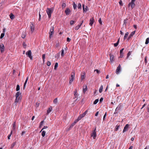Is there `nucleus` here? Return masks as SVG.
<instances>
[{
  "label": "nucleus",
  "instance_id": "1",
  "mask_svg": "<svg viewBox=\"0 0 149 149\" xmlns=\"http://www.w3.org/2000/svg\"><path fill=\"white\" fill-rule=\"evenodd\" d=\"M53 11V8H47L46 12L49 18L51 17L52 13Z\"/></svg>",
  "mask_w": 149,
  "mask_h": 149
},
{
  "label": "nucleus",
  "instance_id": "2",
  "mask_svg": "<svg viewBox=\"0 0 149 149\" xmlns=\"http://www.w3.org/2000/svg\"><path fill=\"white\" fill-rule=\"evenodd\" d=\"M96 127H95L94 130L93 131L92 133L91 134V136L92 137H93L94 139H95L96 137Z\"/></svg>",
  "mask_w": 149,
  "mask_h": 149
},
{
  "label": "nucleus",
  "instance_id": "3",
  "mask_svg": "<svg viewBox=\"0 0 149 149\" xmlns=\"http://www.w3.org/2000/svg\"><path fill=\"white\" fill-rule=\"evenodd\" d=\"M54 26H52L51 27V29L50 30V31L49 32V38H51L52 37V36L53 35L54 33Z\"/></svg>",
  "mask_w": 149,
  "mask_h": 149
},
{
  "label": "nucleus",
  "instance_id": "4",
  "mask_svg": "<svg viewBox=\"0 0 149 149\" xmlns=\"http://www.w3.org/2000/svg\"><path fill=\"white\" fill-rule=\"evenodd\" d=\"M30 28L31 32L32 33L33 32L34 30L35 27L34 25L32 22L31 23V24L30 25Z\"/></svg>",
  "mask_w": 149,
  "mask_h": 149
},
{
  "label": "nucleus",
  "instance_id": "5",
  "mask_svg": "<svg viewBox=\"0 0 149 149\" xmlns=\"http://www.w3.org/2000/svg\"><path fill=\"white\" fill-rule=\"evenodd\" d=\"M26 54L30 58L31 60L32 59V57L31 56V50H29L26 52Z\"/></svg>",
  "mask_w": 149,
  "mask_h": 149
},
{
  "label": "nucleus",
  "instance_id": "6",
  "mask_svg": "<svg viewBox=\"0 0 149 149\" xmlns=\"http://www.w3.org/2000/svg\"><path fill=\"white\" fill-rule=\"evenodd\" d=\"M0 50L1 53H3L4 51V47L3 43H1L0 45Z\"/></svg>",
  "mask_w": 149,
  "mask_h": 149
},
{
  "label": "nucleus",
  "instance_id": "7",
  "mask_svg": "<svg viewBox=\"0 0 149 149\" xmlns=\"http://www.w3.org/2000/svg\"><path fill=\"white\" fill-rule=\"evenodd\" d=\"M74 97H73V99H74L75 98H78L77 97L79 95V94L77 92V90H75V91H74Z\"/></svg>",
  "mask_w": 149,
  "mask_h": 149
},
{
  "label": "nucleus",
  "instance_id": "8",
  "mask_svg": "<svg viewBox=\"0 0 149 149\" xmlns=\"http://www.w3.org/2000/svg\"><path fill=\"white\" fill-rule=\"evenodd\" d=\"M22 99V97H16V99L15 100V103L17 104L19 101H20Z\"/></svg>",
  "mask_w": 149,
  "mask_h": 149
},
{
  "label": "nucleus",
  "instance_id": "9",
  "mask_svg": "<svg viewBox=\"0 0 149 149\" xmlns=\"http://www.w3.org/2000/svg\"><path fill=\"white\" fill-rule=\"evenodd\" d=\"M129 127V125L128 124H126L125 127H124L123 131V133H124L125 132L127 131L128 130V128Z\"/></svg>",
  "mask_w": 149,
  "mask_h": 149
},
{
  "label": "nucleus",
  "instance_id": "10",
  "mask_svg": "<svg viewBox=\"0 0 149 149\" xmlns=\"http://www.w3.org/2000/svg\"><path fill=\"white\" fill-rule=\"evenodd\" d=\"M65 12L66 15H69L70 10L69 8H67Z\"/></svg>",
  "mask_w": 149,
  "mask_h": 149
},
{
  "label": "nucleus",
  "instance_id": "11",
  "mask_svg": "<svg viewBox=\"0 0 149 149\" xmlns=\"http://www.w3.org/2000/svg\"><path fill=\"white\" fill-rule=\"evenodd\" d=\"M94 19L93 17L91 18L90 20L89 25L92 26L94 23Z\"/></svg>",
  "mask_w": 149,
  "mask_h": 149
},
{
  "label": "nucleus",
  "instance_id": "12",
  "mask_svg": "<svg viewBox=\"0 0 149 149\" xmlns=\"http://www.w3.org/2000/svg\"><path fill=\"white\" fill-rule=\"evenodd\" d=\"M120 71V65H119L116 70V74H118Z\"/></svg>",
  "mask_w": 149,
  "mask_h": 149
},
{
  "label": "nucleus",
  "instance_id": "13",
  "mask_svg": "<svg viewBox=\"0 0 149 149\" xmlns=\"http://www.w3.org/2000/svg\"><path fill=\"white\" fill-rule=\"evenodd\" d=\"M135 4L134 3L130 2L128 4L129 7L131 6L132 8H133L135 6Z\"/></svg>",
  "mask_w": 149,
  "mask_h": 149
},
{
  "label": "nucleus",
  "instance_id": "14",
  "mask_svg": "<svg viewBox=\"0 0 149 149\" xmlns=\"http://www.w3.org/2000/svg\"><path fill=\"white\" fill-rule=\"evenodd\" d=\"M124 49V48H123L120 50V58H122L123 56V51Z\"/></svg>",
  "mask_w": 149,
  "mask_h": 149
},
{
  "label": "nucleus",
  "instance_id": "15",
  "mask_svg": "<svg viewBox=\"0 0 149 149\" xmlns=\"http://www.w3.org/2000/svg\"><path fill=\"white\" fill-rule=\"evenodd\" d=\"M135 32V31H134L132 32L130 34V35L128 37V40H129L132 37L134 34Z\"/></svg>",
  "mask_w": 149,
  "mask_h": 149
},
{
  "label": "nucleus",
  "instance_id": "16",
  "mask_svg": "<svg viewBox=\"0 0 149 149\" xmlns=\"http://www.w3.org/2000/svg\"><path fill=\"white\" fill-rule=\"evenodd\" d=\"M83 12H86L88 10V8L87 6H86L85 7L84 5H83Z\"/></svg>",
  "mask_w": 149,
  "mask_h": 149
},
{
  "label": "nucleus",
  "instance_id": "17",
  "mask_svg": "<svg viewBox=\"0 0 149 149\" xmlns=\"http://www.w3.org/2000/svg\"><path fill=\"white\" fill-rule=\"evenodd\" d=\"M82 74L81 75V80H83L85 78V73L84 72L83 73H82Z\"/></svg>",
  "mask_w": 149,
  "mask_h": 149
},
{
  "label": "nucleus",
  "instance_id": "18",
  "mask_svg": "<svg viewBox=\"0 0 149 149\" xmlns=\"http://www.w3.org/2000/svg\"><path fill=\"white\" fill-rule=\"evenodd\" d=\"M52 108L51 107H49L47 111V114L48 115L52 111Z\"/></svg>",
  "mask_w": 149,
  "mask_h": 149
},
{
  "label": "nucleus",
  "instance_id": "19",
  "mask_svg": "<svg viewBox=\"0 0 149 149\" xmlns=\"http://www.w3.org/2000/svg\"><path fill=\"white\" fill-rule=\"evenodd\" d=\"M83 89L84 92L85 93L87 90V86L86 85H84Z\"/></svg>",
  "mask_w": 149,
  "mask_h": 149
},
{
  "label": "nucleus",
  "instance_id": "20",
  "mask_svg": "<svg viewBox=\"0 0 149 149\" xmlns=\"http://www.w3.org/2000/svg\"><path fill=\"white\" fill-rule=\"evenodd\" d=\"M75 125V124L74 123H73L70 126L69 128L68 129V131H69Z\"/></svg>",
  "mask_w": 149,
  "mask_h": 149
},
{
  "label": "nucleus",
  "instance_id": "21",
  "mask_svg": "<svg viewBox=\"0 0 149 149\" xmlns=\"http://www.w3.org/2000/svg\"><path fill=\"white\" fill-rule=\"evenodd\" d=\"M15 126H16V122H14V123H13V127H12V130H15Z\"/></svg>",
  "mask_w": 149,
  "mask_h": 149
},
{
  "label": "nucleus",
  "instance_id": "22",
  "mask_svg": "<svg viewBox=\"0 0 149 149\" xmlns=\"http://www.w3.org/2000/svg\"><path fill=\"white\" fill-rule=\"evenodd\" d=\"M10 18L11 19H13L15 17L14 15L12 13H10Z\"/></svg>",
  "mask_w": 149,
  "mask_h": 149
},
{
  "label": "nucleus",
  "instance_id": "23",
  "mask_svg": "<svg viewBox=\"0 0 149 149\" xmlns=\"http://www.w3.org/2000/svg\"><path fill=\"white\" fill-rule=\"evenodd\" d=\"M119 40H120V38H119L118 39L117 42L116 43L114 44V45L115 47H117L118 45L119 44Z\"/></svg>",
  "mask_w": 149,
  "mask_h": 149
},
{
  "label": "nucleus",
  "instance_id": "24",
  "mask_svg": "<svg viewBox=\"0 0 149 149\" xmlns=\"http://www.w3.org/2000/svg\"><path fill=\"white\" fill-rule=\"evenodd\" d=\"M21 93L19 92H17L15 95V97H19V96L21 95Z\"/></svg>",
  "mask_w": 149,
  "mask_h": 149
},
{
  "label": "nucleus",
  "instance_id": "25",
  "mask_svg": "<svg viewBox=\"0 0 149 149\" xmlns=\"http://www.w3.org/2000/svg\"><path fill=\"white\" fill-rule=\"evenodd\" d=\"M15 144H16L15 142L13 143L10 145V148L11 149H12L13 148V147L15 146Z\"/></svg>",
  "mask_w": 149,
  "mask_h": 149
},
{
  "label": "nucleus",
  "instance_id": "26",
  "mask_svg": "<svg viewBox=\"0 0 149 149\" xmlns=\"http://www.w3.org/2000/svg\"><path fill=\"white\" fill-rule=\"evenodd\" d=\"M103 89V86L102 85L101 86L99 89V92L100 93H101L102 92Z\"/></svg>",
  "mask_w": 149,
  "mask_h": 149
},
{
  "label": "nucleus",
  "instance_id": "27",
  "mask_svg": "<svg viewBox=\"0 0 149 149\" xmlns=\"http://www.w3.org/2000/svg\"><path fill=\"white\" fill-rule=\"evenodd\" d=\"M128 34H129V33L128 32H126L125 33V35L124 37V38H123V39L124 40H125L126 39V38L128 36Z\"/></svg>",
  "mask_w": 149,
  "mask_h": 149
},
{
  "label": "nucleus",
  "instance_id": "28",
  "mask_svg": "<svg viewBox=\"0 0 149 149\" xmlns=\"http://www.w3.org/2000/svg\"><path fill=\"white\" fill-rule=\"evenodd\" d=\"M74 80V78H70V80L69 81V83L70 84H71L73 82Z\"/></svg>",
  "mask_w": 149,
  "mask_h": 149
},
{
  "label": "nucleus",
  "instance_id": "29",
  "mask_svg": "<svg viewBox=\"0 0 149 149\" xmlns=\"http://www.w3.org/2000/svg\"><path fill=\"white\" fill-rule=\"evenodd\" d=\"M42 133H41L42 136L43 137H44L45 136L46 132L44 130H43V131H42Z\"/></svg>",
  "mask_w": 149,
  "mask_h": 149
},
{
  "label": "nucleus",
  "instance_id": "30",
  "mask_svg": "<svg viewBox=\"0 0 149 149\" xmlns=\"http://www.w3.org/2000/svg\"><path fill=\"white\" fill-rule=\"evenodd\" d=\"M73 8L74 9H75L77 7V5L75 3V2H73Z\"/></svg>",
  "mask_w": 149,
  "mask_h": 149
},
{
  "label": "nucleus",
  "instance_id": "31",
  "mask_svg": "<svg viewBox=\"0 0 149 149\" xmlns=\"http://www.w3.org/2000/svg\"><path fill=\"white\" fill-rule=\"evenodd\" d=\"M81 26V25L80 24H79L77 26H76L75 27V30H78Z\"/></svg>",
  "mask_w": 149,
  "mask_h": 149
},
{
  "label": "nucleus",
  "instance_id": "32",
  "mask_svg": "<svg viewBox=\"0 0 149 149\" xmlns=\"http://www.w3.org/2000/svg\"><path fill=\"white\" fill-rule=\"evenodd\" d=\"M149 42V38H147L146 40L145 44H148Z\"/></svg>",
  "mask_w": 149,
  "mask_h": 149
},
{
  "label": "nucleus",
  "instance_id": "33",
  "mask_svg": "<svg viewBox=\"0 0 149 149\" xmlns=\"http://www.w3.org/2000/svg\"><path fill=\"white\" fill-rule=\"evenodd\" d=\"M20 88L19 86V85H17V87L16 88V91H18L19 90Z\"/></svg>",
  "mask_w": 149,
  "mask_h": 149
},
{
  "label": "nucleus",
  "instance_id": "34",
  "mask_svg": "<svg viewBox=\"0 0 149 149\" xmlns=\"http://www.w3.org/2000/svg\"><path fill=\"white\" fill-rule=\"evenodd\" d=\"M58 100H57V98H56L54 99L53 101V102L55 104H56Z\"/></svg>",
  "mask_w": 149,
  "mask_h": 149
},
{
  "label": "nucleus",
  "instance_id": "35",
  "mask_svg": "<svg viewBox=\"0 0 149 149\" xmlns=\"http://www.w3.org/2000/svg\"><path fill=\"white\" fill-rule=\"evenodd\" d=\"M99 100L98 99L95 100L93 102V104H96L98 102Z\"/></svg>",
  "mask_w": 149,
  "mask_h": 149
},
{
  "label": "nucleus",
  "instance_id": "36",
  "mask_svg": "<svg viewBox=\"0 0 149 149\" xmlns=\"http://www.w3.org/2000/svg\"><path fill=\"white\" fill-rule=\"evenodd\" d=\"M119 127H120L119 125H117L116 126L115 130L116 131H117L118 130Z\"/></svg>",
  "mask_w": 149,
  "mask_h": 149
},
{
  "label": "nucleus",
  "instance_id": "37",
  "mask_svg": "<svg viewBox=\"0 0 149 149\" xmlns=\"http://www.w3.org/2000/svg\"><path fill=\"white\" fill-rule=\"evenodd\" d=\"M64 50L63 49H62L61 50V56H62L63 57V56L64 55Z\"/></svg>",
  "mask_w": 149,
  "mask_h": 149
},
{
  "label": "nucleus",
  "instance_id": "38",
  "mask_svg": "<svg viewBox=\"0 0 149 149\" xmlns=\"http://www.w3.org/2000/svg\"><path fill=\"white\" fill-rule=\"evenodd\" d=\"M45 54H43L42 55V58L43 62L45 61Z\"/></svg>",
  "mask_w": 149,
  "mask_h": 149
},
{
  "label": "nucleus",
  "instance_id": "39",
  "mask_svg": "<svg viewBox=\"0 0 149 149\" xmlns=\"http://www.w3.org/2000/svg\"><path fill=\"white\" fill-rule=\"evenodd\" d=\"M58 66V63H56L55 64V65L54 66V69H56V68Z\"/></svg>",
  "mask_w": 149,
  "mask_h": 149
},
{
  "label": "nucleus",
  "instance_id": "40",
  "mask_svg": "<svg viewBox=\"0 0 149 149\" xmlns=\"http://www.w3.org/2000/svg\"><path fill=\"white\" fill-rule=\"evenodd\" d=\"M63 8H64L66 6V4L65 3H63L62 5Z\"/></svg>",
  "mask_w": 149,
  "mask_h": 149
},
{
  "label": "nucleus",
  "instance_id": "41",
  "mask_svg": "<svg viewBox=\"0 0 149 149\" xmlns=\"http://www.w3.org/2000/svg\"><path fill=\"white\" fill-rule=\"evenodd\" d=\"M5 33H2L1 34V36H0V38H2L4 36Z\"/></svg>",
  "mask_w": 149,
  "mask_h": 149
},
{
  "label": "nucleus",
  "instance_id": "42",
  "mask_svg": "<svg viewBox=\"0 0 149 149\" xmlns=\"http://www.w3.org/2000/svg\"><path fill=\"white\" fill-rule=\"evenodd\" d=\"M100 24L102 25V22L101 20V18H100L99 20H98Z\"/></svg>",
  "mask_w": 149,
  "mask_h": 149
},
{
  "label": "nucleus",
  "instance_id": "43",
  "mask_svg": "<svg viewBox=\"0 0 149 149\" xmlns=\"http://www.w3.org/2000/svg\"><path fill=\"white\" fill-rule=\"evenodd\" d=\"M27 81H25V82H24V86H23V89H25L26 87V84L27 83Z\"/></svg>",
  "mask_w": 149,
  "mask_h": 149
},
{
  "label": "nucleus",
  "instance_id": "44",
  "mask_svg": "<svg viewBox=\"0 0 149 149\" xmlns=\"http://www.w3.org/2000/svg\"><path fill=\"white\" fill-rule=\"evenodd\" d=\"M77 7L79 9L81 8V5L80 3H78Z\"/></svg>",
  "mask_w": 149,
  "mask_h": 149
},
{
  "label": "nucleus",
  "instance_id": "45",
  "mask_svg": "<svg viewBox=\"0 0 149 149\" xmlns=\"http://www.w3.org/2000/svg\"><path fill=\"white\" fill-rule=\"evenodd\" d=\"M132 52L129 51L127 53V57H128L131 54Z\"/></svg>",
  "mask_w": 149,
  "mask_h": 149
},
{
  "label": "nucleus",
  "instance_id": "46",
  "mask_svg": "<svg viewBox=\"0 0 149 149\" xmlns=\"http://www.w3.org/2000/svg\"><path fill=\"white\" fill-rule=\"evenodd\" d=\"M70 23L71 25H72L74 23V22L72 20L71 21Z\"/></svg>",
  "mask_w": 149,
  "mask_h": 149
},
{
  "label": "nucleus",
  "instance_id": "47",
  "mask_svg": "<svg viewBox=\"0 0 149 149\" xmlns=\"http://www.w3.org/2000/svg\"><path fill=\"white\" fill-rule=\"evenodd\" d=\"M51 64V62H50L49 61H48L47 62V65L49 66Z\"/></svg>",
  "mask_w": 149,
  "mask_h": 149
},
{
  "label": "nucleus",
  "instance_id": "48",
  "mask_svg": "<svg viewBox=\"0 0 149 149\" xmlns=\"http://www.w3.org/2000/svg\"><path fill=\"white\" fill-rule=\"evenodd\" d=\"M44 121H41L40 123V127L42 125Z\"/></svg>",
  "mask_w": 149,
  "mask_h": 149
},
{
  "label": "nucleus",
  "instance_id": "49",
  "mask_svg": "<svg viewBox=\"0 0 149 149\" xmlns=\"http://www.w3.org/2000/svg\"><path fill=\"white\" fill-rule=\"evenodd\" d=\"M119 3L120 6H122L123 5V3H122V1H121V0L120 1H119Z\"/></svg>",
  "mask_w": 149,
  "mask_h": 149
},
{
  "label": "nucleus",
  "instance_id": "50",
  "mask_svg": "<svg viewBox=\"0 0 149 149\" xmlns=\"http://www.w3.org/2000/svg\"><path fill=\"white\" fill-rule=\"evenodd\" d=\"M47 128V126H45L44 127L42 128V129L41 130L40 132H41L42 130L44 129H45Z\"/></svg>",
  "mask_w": 149,
  "mask_h": 149
},
{
  "label": "nucleus",
  "instance_id": "51",
  "mask_svg": "<svg viewBox=\"0 0 149 149\" xmlns=\"http://www.w3.org/2000/svg\"><path fill=\"white\" fill-rule=\"evenodd\" d=\"M25 36H25V34L24 33H22V38H24L25 37Z\"/></svg>",
  "mask_w": 149,
  "mask_h": 149
},
{
  "label": "nucleus",
  "instance_id": "52",
  "mask_svg": "<svg viewBox=\"0 0 149 149\" xmlns=\"http://www.w3.org/2000/svg\"><path fill=\"white\" fill-rule=\"evenodd\" d=\"M74 72L73 73V74H72L71 76V78H74Z\"/></svg>",
  "mask_w": 149,
  "mask_h": 149
},
{
  "label": "nucleus",
  "instance_id": "53",
  "mask_svg": "<svg viewBox=\"0 0 149 149\" xmlns=\"http://www.w3.org/2000/svg\"><path fill=\"white\" fill-rule=\"evenodd\" d=\"M60 53H58L57 54H56V55H55V58L57 57V56L59 57L60 56Z\"/></svg>",
  "mask_w": 149,
  "mask_h": 149
},
{
  "label": "nucleus",
  "instance_id": "54",
  "mask_svg": "<svg viewBox=\"0 0 149 149\" xmlns=\"http://www.w3.org/2000/svg\"><path fill=\"white\" fill-rule=\"evenodd\" d=\"M82 118L80 116H79L78 117L77 119L79 121V120H80Z\"/></svg>",
  "mask_w": 149,
  "mask_h": 149
},
{
  "label": "nucleus",
  "instance_id": "55",
  "mask_svg": "<svg viewBox=\"0 0 149 149\" xmlns=\"http://www.w3.org/2000/svg\"><path fill=\"white\" fill-rule=\"evenodd\" d=\"M71 39L69 38H67V41L68 42H69L70 41Z\"/></svg>",
  "mask_w": 149,
  "mask_h": 149
},
{
  "label": "nucleus",
  "instance_id": "56",
  "mask_svg": "<svg viewBox=\"0 0 149 149\" xmlns=\"http://www.w3.org/2000/svg\"><path fill=\"white\" fill-rule=\"evenodd\" d=\"M109 56H110V62L112 63V60L111 59V57L112 56L111 55V53L109 54Z\"/></svg>",
  "mask_w": 149,
  "mask_h": 149
},
{
  "label": "nucleus",
  "instance_id": "57",
  "mask_svg": "<svg viewBox=\"0 0 149 149\" xmlns=\"http://www.w3.org/2000/svg\"><path fill=\"white\" fill-rule=\"evenodd\" d=\"M39 103L38 102H37L36 103V107H38L39 106Z\"/></svg>",
  "mask_w": 149,
  "mask_h": 149
},
{
  "label": "nucleus",
  "instance_id": "58",
  "mask_svg": "<svg viewBox=\"0 0 149 149\" xmlns=\"http://www.w3.org/2000/svg\"><path fill=\"white\" fill-rule=\"evenodd\" d=\"M79 120L77 119L73 123L75 124Z\"/></svg>",
  "mask_w": 149,
  "mask_h": 149
},
{
  "label": "nucleus",
  "instance_id": "59",
  "mask_svg": "<svg viewBox=\"0 0 149 149\" xmlns=\"http://www.w3.org/2000/svg\"><path fill=\"white\" fill-rule=\"evenodd\" d=\"M81 117L82 118L83 117H84L85 116V114H84V113H83V114H82L81 115H80Z\"/></svg>",
  "mask_w": 149,
  "mask_h": 149
},
{
  "label": "nucleus",
  "instance_id": "60",
  "mask_svg": "<svg viewBox=\"0 0 149 149\" xmlns=\"http://www.w3.org/2000/svg\"><path fill=\"white\" fill-rule=\"evenodd\" d=\"M128 20L127 19H124V24H126V22H127V21Z\"/></svg>",
  "mask_w": 149,
  "mask_h": 149
},
{
  "label": "nucleus",
  "instance_id": "61",
  "mask_svg": "<svg viewBox=\"0 0 149 149\" xmlns=\"http://www.w3.org/2000/svg\"><path fill=\"white\" fill-rule=\"evenodd\" d=\"M103 100V98L102 97H101V98L100 99V102H101Z\"/></svg>",
  "mask_w": 149,
  "mask_h": 149
},
{
  "label": "nucleus",
  "instance_id": "62",
  "mask_svg": "<svg viewBox=\"0 0 149 149\" xmlns=\"http://www.w3.org/2000/svg\"><path fill=\"white\" fill-rule=\"evenodd\" d=\"M106 113H106L104 115V116L103 118V120H104L105 119V118L106 116Z\"/></svg>",
  "mask_w": 149,
  "mask_h": 149
},
{
  "label": "nucleus",
  "instance_id": "63",
  "mask_svg": "<svg viewBox=\"0 0 149 149\" xmlns=\"http://www.w3.org/2000/svg\"><path fill=\"white\" fill-rule=\"evenodd\" d=\"M41 19V15L40 14V12H39V20L40 21V19Z\"/></svg>",
  "mask_w": 149,
  "mask_h": 149
},
{
  "label": "nucleus",
  "instance_id": "64",
  "mask_svg": "<svg viewBox=\"0 0 149 149\" xmlns=\"http://www.w3.org/2000/svg\"><path fill=\"white\" fill-rule=\"evenodd\" d=\"M94 71H96L97 72V73H99V72H100V71L99 70H98L97 69L95 70Z\"/></svg>",
  "mask_w": 149,
  "mask_h": 149
}]
</instances>
